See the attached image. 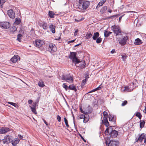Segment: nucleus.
<instances>
[{
    "label": "nucleus",
    "instance_id": "nucleus-1",
    "mask_svg": "<svg viewBox=\"0 0 146 146\" xmlns=\"http://www.w3.org/2000/svg\"><path fill=\"white\" fill-rule=\"evenodd\" d=\"M62 80H66L68 82H72L73 79L70 74H62L60 76Z\"/></svg>",
    "mask_w": 146,
    "mask_h": 146
},
{
    "label": "nucleus",
    "instance_id": "nucleus-2",
    "mask_svg": "<svg viewBox=\"0 0 146 146\" xmlns=\"http://www.w3.org/2000/svg\"><path fill=\"white\" fill-rule=\"evenodd\" d=\"M38 24L40 27L42 28L44 30H47L48 28L47 23L44 21L38 22Z\"/></svg>",
    "mask_w": 146,
    "mask_h": 146
},
{
    "label": "nucleus",
    "instance_id": "nucleus-3",
    "mask_svg": "<svg viewBox=\"0 0 146 146\" xmlns=\"http://www.w3.org/2000/svg\"><path fill=\"white\" fill-rule=\"evenodd\" d=\"M10 24L7 22H0V27L5 29H7L10 27Z\"/></svg>",
    "mask_w": 146,
    "mask_h": 146
},
{
    "label": "nucleus",
    "instance_id": "nucleus-4",
    "mask_svg": "<svg viewBox=\"0 0 146 146\" xmlns=\"http://www.w3.org/2000/svg\"><path fill=\"white\" fill-rule=\"evenodd\" d=\"M44 42L43 40H41L39 39H36L34 43V45L38 47H39L42 46Z\"/></svg>",
    "mask_w": 146,
    "mask_h": 146
},
{
    "label": "nucleus",
    "instance_id": "nucleus-5",
    "mask_svg": "<svg viewBox=\"0 0 146 146\" xmlns=\"http://www.w3.org/2000/svg\"><path fill=\"white\" fill-rule=\"evenodd\" d=\"M47 49L48 51L51 52V51H56L57 49L54 44L51 43L49 44Z\"/></svg>",
    "mask_w": 146,
    "mask_h": 146
},
{
    "label": "nucleus",
    "instance_id": "nucleus-6",
    "mask_svg": "<svg viewBox=\"0 0 146 146\" xmlns=\"http://www.w3.org/2000/svg\"><path fill=\"white\" fill-rule=\"evenodd\" d=\"M7 14L9 16L11 19H14L15 17V12L12 9H10L7 11Z\"/></svg>",
    "mask_w": 146,
    "mask_h": 146
},
{
    "label": "nucleus",
    "instance_id": "nucleus-7",
    "mask_svg": "<svg viewBox=\"0 0 146 146\" xmlns=\"http://www.w3.org/2000/svg\"><path fill=\"white\" fill-rule=\"evenodd\" d=\"M119 143L118 141L111 140L108 143V146H118Z\"/></svg>",
    "mask_w": 146,
    "mask_h": 146
},
{
    "label": "nucleus",
    "instance_id": "nucleus-8",
    "mask_svg": "<svg viewBox=\"0 0 146 146\" xmlns=\"http://www.w3.org/2000/svg\"><path fill=\"white\" fill-rule=\"evenodd\" d=\"M118 132L117 131L114 130H112L109 135L112 137L115 138L118 135Z\"/></svg>",
    "mask_w": 146,
    "mask_h": 146
},
{
    "label": "nucleus",
    "instance_id": "nucleus-9",
    "mask_svg": "<svg viewBox=\"0 0 146 146\" xmlns=\"http://www.w3.org/2000/svg\"><path fill=\"white\" fill-rule=\"evenodd\" d=\"M128 37L126 36H124L123 38L121 39L119 43L121 45H124L126 43L127 40L128 39Z\"/></svg>",
    "mask_w": 146,
    "mask_h": 146
},
{
    "label": "nucleus",
    "instance_id": "nucleus-10",
    "mask_svg": "<svg viewBox=\"0 0 146 146\" xmlns=\"http://www.w3.org/2000/svg\"><path fill=\"white\" fill-rule=\"evenodd\" d=\"M134 84L133 83H131L130 84L129 86H129H125L124 87V89L123 91L125 90L127 92H131L133 90V88L131 87V86L133 87Z\"/></svg>",
    "mask_w": 146,
    "mask_h": 146
},
{
    "label": "nucleus",
    "instance_id": "nucleus-11",
    "mask_svg": "<svg viewBox=\"0 0 146 146\" xmlns=\"http://www.w3.org/2000/svg\"><path fill=\"white\" fill-rule=\"evenodd\" d=\"M90 5L89 1H85L83 2L82 5V8L84 10H85L89 7Z\"/></svg>",
    "mask_w": 146,
    "mask_h": 146
},
{
    "label": "nucleus",
    "instance_id": "nucleus-12",
    "mask_svg": "<svg viewBox=\"0 0 146 146\" xmlns=\"http://www.w3.org/2000/svg\"><path fill=\"white\" fill-rule=\"evenodd\" d=\"M19 59V56L17 55H15L11 58L10 61L13 63H15Z\"/></svg>",
    "mask_w": 146,
    "mask_h": 146
},
{
    "label": "nucleus",
    "instance_id": "nucleus-13",
    "mask_svg": "<svg viewBox=\"0 0 146 146\" xmlns=\"http://www.w3.org/2000/svg\"><path fill=\"white\" fill-rule=\"evenodd\" d=\"M10 130L9 129L8 127H2L0 129V134H4Z\"/></svg>",
    "mask_w": 146,
    "mask_h": 146
},
{
    "label": "nucleus",
    "instance_id": "nucleus-14",
    "mask_svg": "<svg viewBox=\"0 0 146 146\" xmlns=\"http://www.w3.org/2000/svg\"><path fill=\"white\" fill-rule=\"evenodd\" d=\"M146 137V135L144 133H142L141 135H140L138 138V141H139L140 142H141L143 139H145Z\"/></svg>",
    "mask_w": 146,
    "mask_h": 146
},
{
    "label": "nucleus",
    "instance_id": "nucleus-15",
    "mask_svg": "<svg viewBox=\"0 0 146 146\" xmlns=\"http://www.w3.org/2000/svg\"><path fill=\"white\" fill-rule=\"evenodd\" d=\"M19 139L18 138H16L14 139L11 141L12 145L13 146H16L19 143Z\"/></svg>",
    "mask_w": 146,
    "mask_h": 146
},
{
    "label": "nucleus",
    "instance_id": "nucleus-16",
    "mask_svg": "<svg viewBox=\"0 0 146 146\" xmlns=\"http://www.w3.org/2000/svg\"><path fill=\"white\" fill-rule=\"evenodd\" d=\"M32 112L35 114H36L37 112L36 110V104L32 105V106H30Z\"/></svg>",
    "mask_w": 146,
    "mask_h": 146
},
{
    "label": "nucleus",
    "instance_id": "nucleus-17",
    "mask_svg": "<svg viewBox=\"0 0 146 146\" xmlns=\"http://www.w3.org/2000/svg\"><path fill=\"white\" fill-rule=\"evenodd\" d=\"M111 29L112 31L114 33L116 32L117 31H118L119 29V27L118 26H112L111 27Z\"/></svg>",
    "mask_w": 146,
    "mask_h": 146
},
{
    "label": "nucleus",
    "instance_id": "nucleus-18",
    "mask_svg": "<svg viewBox=\"0 0 146 146\" xmlns=\"http://www.w3.org/2000/svg\"><path fill=\"white\" fill-rule=\"evenodd\" d=\"M76 53L75 52H70L69 56V58L70 59H73L76 57Z\"/></svg>",
    "mask_w": 146,
    "mask_h": 146
},
{
    "label": "nucleus",
    "instance_id": "nucleus-19",
    "mask_svg": "<svg viewBox=\"0 0 146 146\" xmlns=\"http://www.w3.org/2000/svg\"><path fill=\"white\" fill-rule=\"evenodd\" d=\"M49 28L50 30L53 33H55L56 26L52 24H51L50 25Z\"/></svg>",
    "mask_w": 146,
    "mask_h": 146
},
{
    "label": "nucleus",
    "instance_id": "nucleus-20",
    "mask_svg": "<svg viewBox=\"0 0 146 146\" xmlns=\"http://www.w3.org/2000/svg\"><path fill=\"white\" fill-rule=\"evenodd\" d=\"M134 44L136 45H139L141 44L142 42L141 40L139 38H137L135 39L134 42Z\"/></svg>",
    "mask_w": 146,
    "mask_h": 146
},
{
    "label": "nucleus",
    "instance_id": "nucleus-21",
    "mask_svg": "<svg viewBox=\"0 0 146 146\" xmlns=\"http://www.w3.org/2000/svg\"><path fill=\"white\" fill-rule=\"evenodd\" d=\"M106 0H102L97 5L96 7V9H98V8H99L100 7L102 6L106 2Z\"/></svg>",
    "mask_w": 146,
    "mask_h": 146
},
{
    "label": "nucleus",
    "instance_id": "nucleus-22",
    "mask_svg": "<svg viewBox=\"0 0 146 146\" xmlns=\"http://www.w3.org/2000/svg\"><path fill=\"white\" fill-rule=\"evenodd\" d=\"M72 61L73 63H74L75 65L78 64L81 62L80 60L76 57L72 59Z\"/></svg>",
    "mask_w": 146,
    "mask_h": 146
},
{
    "label": "nucleus",
    "instance_id": "nucleus-23",
    "mask_svg": "<svg viewBox=\"0 0 146 146\" xmlns=\"http://www.w3.org/2000/svg\"><path fill=\"white\" fill-rule=\"evenodd\" d=\"M99 36V33L98 32L94 33L92 37L93 39L94 40H96Z\"/></svg>",
    "mask_w": 146,
    "mask_h": 146
},
{
    "label": "nucleus",
    "instance_id": "nucleus-24",
    "mask_svg": "<svg viewBox=\"0 0 146 146\" xmlns=\"http://www.w3.org/2000/svg\"><path fill=\"white\" fill-rule=\"evenodd\" d=\"M84 115V118L83 122L84 123H86L87 122L89 119V116L87 114Z\"/></svg>",
    "mask_w": 146,
    "mask_h": 146
},
{
    "label": "nucleus",
    "instance_id": "nucleus-25",
    "mask_svg": "<svg viewBox=\"0 0 146 146\" xmlns=\"http://www.w3.org/2000/svg\"><path fill=\"white\" fill-rule=\"evenodd\" d=\"M112 33L110 32H108L106 30H105L104 32V36L105 37H108Z\"/></svg>",
    "mask_w": 146,
    "mask_h": 146
},
{
    "label": "nucleus",
    "instance_id": "nucleus-26",
    "mask_svg": "<svg viewBox=\"0 0 146 146\" xmlns=\"http://www.w3.org/2000/svg\"><path fill=\"white\" fill-rule=\"evenodd\" d=\"M68 89L72 90H74V91L76 92L77 90L76 87L74 86L73 85H70L69 86Z\"/></svg>",
    "mask_w": 146,
    "mask_h": 146
},
{
    "label": "nucleus",
    "instance_id": "nucleus-27",
    "mask_svg": "<svg viewBox=\"0 0 146 146\" xmlns=\"http://www.w3.org/2000/svg\"><path fill=\"white\" fill-rule=\"evenodd\" d=\"M48 15L51 18H53L54 17V15H55V14H54L52 11H49Z\"/></svg>",
    "mask_w": 146,
    "mask_h": 146
},
{
    "label": "nucleus",
    "instance_id": "nucleus-28",
    "mask_svg": "<svg viewBox=\"0 0 146 146\" xmlns=\"http://www.w3.org/2000/svg\"><path fill=\"white\" fill-rule=\"evenodd\" d=\"M103 121L104 122V123L106 126L108 127L109 126V123L107 119H104V120H103Z\"/></svg>",
    "mask_w": 146,
    "mask_h": 146
},
{
    "label": "nucleus",
    "instance_id": "nucleus-29",
    "mask_svg": "<svg viewBox=\"0 0 146 146\" xmlns=\"http://www.w3.org/2000/svg\"><path fill=\"white\" fill-rule=\"evenodd\" d=\"M122 32L121 31V30L120 29H119V30H118V31H117L116 32H115L114 33L116 35V36H118V35H122Z\"/></svg>",
    "mask_w": 146,
    "mask_h": 146
},
{
    "label": "nucleus",
    "instance_id": "nucleus-30",
    "mask_svg": "<svg viewBox=\"0 0 146 146\" xmlns=\"http://www.w3.org/2000/svg\"><path fill=\"white\" fill-rule=\"evenodd\" d=\"M38 85L39 87L41 88L45 86L43 82L42 81H40L38 82Z\"/></svg>",
    "mask_w": 146,
    "mask_h": 146
},
{
    "label": "nucleus",
    "instance_id": "nucleus-31",
    "mask_svg": "<svg viewBox=\"0 0 146 146\" xmlns=\"http://www.w3.org/2000/svg\"><path fill=\"white\" fill-rule=\"evenodd\" d=\"M92 36V34L91 33H87L86 34L85 36L86 39H89Z\"/></svg>",
    "mask_w": 146,
    "mask_h": 146
},
{
    "label": "nucleus",
    "instance_id": "nucleus-32",
    "mask_svg": "<svg viewBox=\"0 0 146 146\" xmlns=\"http://www.w3.org/2000/svg\"><path fill=\"white\" fill-rule=\"evenodd\" d=\"M23 36V35L21 34H19L17 35V40L21 42V37Z\"/></svg>",
    "mask_w": 146,
    "mask_h": 146
},
{
    "label": "nucleus",
    "instance_id": "nucleus-33",
    "mask_svg": "<svg viewBox=\"0 0 146 146\" xmlns=\"http://www.w3.org/2000/svg\"><path fill=\"white\" fill-rule=\"evenodd\" d=\"M145 122L143 120L141 121L140 123V126L141 128H142L144 127Z\"/></svg>",
    "mask_w": 146,
    "mask_h": 146
},
{
    "label": "nucleus",
    "instance_id": "nucleus-34",
    "mask_svg": "<svg viewBox=\"0 0 146 146\" xmlns=\"http://www.w3.org/2000/svg\"><path fill=\"white\" fill-rule=\"evenodd\" d=\"M104 119H107L108 117V113L105 111L103 112Z\"/></svg>",
    "mask_w": 146,
    "mask_h": 146
},
{
    "label": "nucleus",
    "instance_id": "nucleus-35",
    "mask_svg": "<svg viewBox=\"0 0 146 146\" xmlns=\"http://www.w3.org/2000/svg\"><path fill=\"white\" fill-rule=\"evenodd\" d=\"M135 115L140 119H141L142 115L139 112H137L136 113Z\"/></svg>",
    "mask_w": 146,
    "mask_h": 146
},
{
    "label": "nucleus",
    "instance_id": "nucleus-36",
    "mask_svg": "<svg viewBox=\"0 0 146 146\" xmlns=\"http://www.w3.org/2000/svg\"><path fill=\"white\" fill-rule=\"evenodd\" d=\"M111 130H111V128H107L105 130V133L106 134H108L109 133L110 134V133H109L110 131L111 132Z\"/></svg>",
    "mask_w": 146,
    "mask_h": 146
},
{
    "label": "nucleus",
    "instance_id": "nucleus-37",
    "mask_svg": "<svg viewBox=\"0 0 146 146\" xmlns=\"http://www.w3.org/2000/svg\"><path fill=\"white\" fill-rule=\"evenodd\" d=\"M86 78L82 81V82L81 84V87H83L85 85L86 83Z\"/></svg>",
    "mask_w": 146,
    "mask_h": 146
},
{
    "label": "nucleus",
    "instance_id": "nucleus-38",
    "mask_svg": "<svg viewBox=\"0 0 146 146\" xmlns=\"http://www.w3.org/2000/svg\"><path fill=\"white\" fill-rule=\"evenodd\" d=\"M62 87L65 88L66 90H67L68 89L69 86H67L66 83H64L62 85Z\"/></svg>",
    "mask_w": 146,
    "mask_h": 146
},
{
    "label": "nucleus",
    "instance_id": "nucleus-39",
    "mask_svg": "<svg viewBox=\"0 0 146 146\" xmlns=\"http://www.w3.org/2000/svg\"><path fill=\"white\" fill-rule=\"evenodd\" d=\"M102 41V38L101 37H98L96 40V42L97 43H100Z\"/></svg>",
    "mask_w": 146,
    "mask_h": 146
},
{
    "label": "nucleus",
    "instance_id": "nucleus-40",
    "mask_svg": "<svg viewBox=\"0 0 146 146\" xmlns=\"http://www.w3.org/2000/svg\"><path fill=\"white\" fill-rule=\"evenodd\" d=\"M64 120L66 126L68 128L69 127V125L68 123V120L66 117L64 118Z\"/></svg>",
    "mask_w": 146,
    "mask_h": 146
},
{
    "label": "nucleus",
    "instance_id": "nucleus-41",
    "mask_svg": "<svg viewBox=\"0 0 146 146\" xmlns=\"http://www.w3.org/2000/svg\"><path fill=\"white\" fill-rule=\"evenodd\" d=\"M107 9V6H105L104 7H103L101 9V11L104 12V11H106Z\"/></svg>",
    "mask_w": 146,
    "mask_h": 146
},
{
    "label": "nucleus",
    "instance_id": "nucleus-42",
    "mask_svg": "<svg viewBox=\"0 0 146 146\" xmlns=\"http://www.w3.org/2000/svg\"><path fill=\"white\" fill-rule=\"evenodd\" d=\"M8 103L9 104H10L13 106L15 107H16L17 106V104L15 103H13V102H8Z\"/></svg>",
    "mask_w": 146,
    "mask_h": 146
},
{
    "label": "nucleus",
    "instance_id": "nucleus-43",
    "mask_svg": "<svg viewBox=\"0 0 146 146\" xmlns=\"http://www.w3.org/2000/svg\"><path fill=\"white\" fill-rule=\"evenodd\" d=\"M15 19L16 20L15 22V23H16L17 25H18L20 23L21 21L20 19H17V18H16Z\"/></svg>",
    "mask_w": 146,
    "mask_h": 146
},
{
    "label": "nucleus",
    "instance_id": "nucleus-44",
    "mask_svg": "<svg viewBox=\"0 0 146 146\" xmlns=\"http://www.w3.org/2000/svg\"><path fill=\"white\" fill-rule=\"evenodd\" d=\"M127 102L126 100H125L121 104V106H124L126 105L127 104Z\"/></svg>",
    "mask_w": 146,
    "mask_h": 146
},
{
    "label": "nucleus",
    "instance_id": "nucleus-45",
    "mask_svg": "<svg viewBox=\"0 0 146 146\" xmlns=\"http://www.w3.org/2000/svg\"><path fill=\"white\" fill-rule=\"evenodd\" d=\"M17 30V28L15 26L13 27L11 29V31L14 32Z\"/></svg>",
    "mask_w": 146,
    "mask_h": 146
},
{
    "label": "nucleus",
    "instance_id": "nucleus-46",
    "mask_svg": "<svg viewBox=\"0 0 146 146\" xmlns=\"http://www.w3.org/2000/svg\"><path fill=\"white\" fill-rule=\"evenodd\" d=\"M122 57L123 60L124 61H125V60L127 57V56L125 55H122Z\"/></svg>",
    "mask_w": 146,
    "mask_h": 146
},
{
    "label": "nucleus",
    "instance_id": "nucleus-47",
    "mask_svg": "<svg viewBox=\"0 0 146 146\" xmlns=\"http://www.w3.org/2000/svg\"><path fill=\"white\" fill-rule=\"evenodd\" d=\"M61 117L59 115H57V119L58 120V121L59 122H60L61 121Z\"/></svg>",
    "mask_w": 146,
    "mask_h": 146
},
{
    "label": "nucleus",
    "instance_id": "nucleus-48",
    "mask_svg": "<svg viewBox=\"0 0 146 146\" xmlns=\"http://www.w3.org/2000/svg\"><path fill=\"white\" fill-rule=\"evenodd\" d=\"M80 111L84 114H87V112H85L81 108H80Z\"/></svg>",
    "mask_w": 146,
    "mask_h": 146
},
{
    "label": "nucleus",
    "instance_id": "nucleus-49",
    "mask_svg": "<svg viewBox=\"0 0 146 146\" xmlns=\"http://www.w3.org/2000/svg\"><path fill=\"white\" fill-rule=\"evenodd\" d=\"M84 19V18H81V19H75V20L76 22H78L81 21H82V20H83Z\"/></svg>",
    "mask_w": 146,
    "mask_h": 146
},
{
    "label": "nucleus",
    "instance_id": "nucleus-50",
    "mask_svg": "<svg viewBox=\"0 0 146 146\" xmlns=\"http://www.w3.org/2000/svg\"><path fill=\"white\" fill-rule=\"evenodd\" d=\"M84 115L83 114H82L80 115V117H79V118L80 119H82V118L84 119Z\"/></svg>",
    "mask_w": 146,
    "mask_h": 146
},
{
    "label": "nucleus",
    "instance_id": "nucleus-51",
    "mask_svg": "<svg viewBox=\"0 0 146 146\" xmlns=\"http://www.w3.org/2000/svg\"><path fill=\"white\" fill-rule=\"evenodd\" d=\"M101 85H100L98 87H97L96 89V90H100L101 89Z\"/></svg>",
    "mask_w": 146,
    "mask_h": 146
},
{
    "label": "nucleus",
    "instance_id": "nucleus-52",
    "mask_svg": "<svg viewBox=\"0 0 146 146\" xmlns=\"http://www.w3.org/2000/svg\"><path fill=\"white\" fill-rule=\"evenodd\" d=\"M97 91L96 90V89H93L92 90L89 92L88 93H92V92H94L96 91Z\"/></svg>",
    "mask_w": 146,
    "mask_h": 146
},
{
    "label": "nucleus",
    "instance_id": "nucleus-53",
    "mask_svg": "<svg viewBox=\"0 0 146 146\" xmlns=\"http://www.w3.org/2000/svg\"><path fill=\"white\" fill-rule=\"evenodd\" d=\"M85 64H85V62H84V64H82L81 67L83 68H84L85 66Z\"/></svg>",
    "mask_w": 146,
    "mask_h": 146
},
{
    "label": "nucleus",
    "instance_id": "nucleus-54",
    "mask_svg": "<svg viewBox=\"0 0 146 146\" xmlns=\"http://www.w3.org/2000/svg\"><path fill=\"white\" fill-rule=\"evenodd\" d=\"M78 32V29H77L75 31L74 33V35L75 36H76V35H77V33Z\"/></svg>",
    "mask_w": 146,
    "mask_h": 146
},
{
    "label": "nucleus",
    "instance_id": "nucleus-55",
    "mask_svg": "<svg viewBox=\"0 0 146 146\" xmlns=\"http://www.w3.org/2000/svg\"><path fill=\"white\" fill-rule=\"evenodd\" d=\"M33 102V101L31 100H28V102L29 104H31Z\"/></svg>",
    "mask_w": 146,
    "mask_h": 146
},
{
    "label": "nucleus",
    "instance_id": "nucleus-56",
    "mask_svg": "<svg viewBox=\"0 0 146 146\" xmlns=\"http://www.w3.org/2000/svg\"><path fill=\"white\" fill-rule=\"evenodd\" d=\"M80 137H81V138H82V140L85 142H86V140L84 139V138H83V137L82 136V135H80Z\"/></svg>",
    "mask_w": 146,
    "mask_h": 146
},
{
    "label": "nucleus",
    "instance_id": "nucleus-57",
    "mask_svg": "<svg viewBox=\"0 0 146 146\" xmlns=\"http://www.w3.org/2000/svg\"><path fill=\"white\" fill-rule=\"evenodd\" d=\"M75 40H70V41H69L68 42V43H72V42H73L75 41Z\"/></svg>",
    "mask_w": 146,
    "mask_h": 146
},
{
    "label": "nucleus",
    "instance_id": "nucleus-58",
    "mask_svg": "<svg viewBox=\"0 0 146 146\" xmlns=\"http://www.w3.org/2000/svg\"><path fill=\"white\" fill-rule=\"evenodd\" d=\"M18 136L21 139H22L23 138V137L21 135H18Z\"/></svg>",
    "mask_w": 146,
    "mask_h": 146
},
{
    "label": "nucleus",
    "instance_id": "nucleus-59",
    "mask_svg": "<svg viewBox=\"0 0 146 146\" xmlns=\"http://www.w3.org/2000/svg\"><path fill=\"white\" fill-rule=\"evenodd\" d=\"M115 52V50L114 49H113L111 51V53L112 54L114 53Z\"/></svg>",
    "mask_w": 146,
    "mask_h": 146
},
{
    "label": "nucleus",
    "instance_id": "nucleus-60",
    "mask_svg": "<svg viewBox=\"0 0 146 146\" xmlns=\"http://www.w3.org/2000/svg\"><path fill=\"white\" fill-rule=\"evenodd\" d=\"M124 15H122V16H120L119 18V21H120L121 20V18H122V17Z\"/></svg>",
    "mask_w": 146,
    "mask_h": 146
},
{
    "label": "nucleus",
    "instance_id": "nucleus-61",
    "mask_svg": "<svg viewBox=\"0 0 146 146\" xmlns=\"http://www.w3.org/2000/svg\"><path fill=\"white\" fill-rule=\"evenodd\" d=\"M43 121L44 122V123H45V124L46 125H48V124L47 123V122L44 119H43Z\"/></svg>",
    "mask_w": 146,
    "mask_h": 146
},
{
    "label": "nucleus",
    "instance_id": "nucleus-62",
    "mask_svg": "<svg viewBox=\"0 0 146 146\" xmlns=\"http://www.w3.org/2000/svg\"><path fill=\"white\" fill-rule=\"evenodd\" d=\"M112 11L111 10L109 9L108 10V12L109 13H111L112 12Z\"/></svg>",
    "mask_w": 146,
    "mask_h": 146
},
{
    "label": "nucleus",
    "instance_id": "nucleus-63",
    "mask_svg": "<svg viewBox=\"0 0 146 146\" xmlns=\"http://www.w3.org/2000/svg\"><path fill=\"white\" fill-rule=\"evenodd\" d=\"M144 143L146 145V137L145 138V139L144 140Z\"/></svg>",
    "mask_w": 146,
    "mask_h": 146
},
{
    "label": "nucleus",
    "instance_id": "nucleus-64",
    "mask_svg": "<svg viewBox=\"0 0 146 146\" xmlns=\"http://www.w3.org/2000/svg\"><path fill=\"white\" fill-rule=\"evenodd\" d=\"M80 44H76V45H75L74 46H75V47L77 46H78L79 45H80Z\"/></svg>",
    "mask_w": 146,
    "mask_h": 146
}]
</instances>
